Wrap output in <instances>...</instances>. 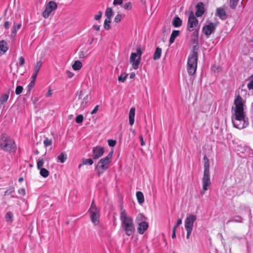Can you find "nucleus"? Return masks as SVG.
<instances>
[{"label":"nucleus","mask_w":253,"mask_h":253,"mask_svg":"<svg viewBox=\"0 0 253 253\" xmlns=\"http://www.w3.org/2000/svg\"><path fill=\"white\" fill-rule=\"evenodd\" d=\"M235 105L232 108V122L233 126L238 128L243 129L249 126V121L245 117L244 112V101L243 98L238 95L234 101Z\"/></svg>","instance_id":"f257e3e1"},{"label":"nucleus","mask_w":253,"mask_h":253,"mask_svg":"<svg viewBox=\"0 0 253 253\" xmlns=\"http://www.w3.org/2000/svg\"><path fill=\"white\" fill-rule=\"evenodd\" d=\"M121 227L126 234L130 236L135 232V228L133 218L128 215L126 210L121 209L120 213Z\"/></svg>","instance_id":"f03ea898"},{"label":"nucleus","mask_w":253,"mask_h":253,"mask_svg":"<svg viewBox=\"0 0 253 253\" xmlns=\"http://www.w3.org/2000/svg\"><path fill=\"white\" fill-rule=\"evenodd\" d=\"M204 170L202 178L203 188L201 193L203 195L211 184L210 175V161L206 155L204 157Z\"/></svg>","instance_id":"7ed1b4c3"},{"label":"nucleus","mask_w":253,"mask_h":253,"mask_svg":"<svg viewBox=\"0 0 253 253\" xmlns=\"http://www.w3.org/2000/svg\"><path fill=\"white\" fill-rule=\"evenodd\" d=\"M0 148L8 152H15L16 145L13 139L5 134H2L0 139Z\"/></svg>","instance_id":"20e7f679"},{"label":"nucleus","mask_w":253,"mask_h":253,"mask_svg":"<svg viewBox=\"0 0 253 253\" xmlns=\"http://www.w3.org/2000/svg\"><path fill=\"white\" fill-rule=\"evenodd\" d=\"M198 23V20L195 16L193 11H191L188 18L187 30L189 32H193V34L195 37L194 40L196 41H197L198 39V32L199 29Z\"/></svg>","instance_id":"39448f33"},{"label":"nucleus","mask_w":253,"mask_h":253,"mask_svg":"<svg viewBox=\"0 0 253 253\" xmlns=\"http://www.w3.org/2000/svg\"><path fill=\"white\" fill-rule=\"evenodd\" d=\"M198 60V52L194 49L189 54L187 62V72L189 75L195 74L197 70Z\"/></svg>","instance_id":"423d86ee"},{"label":"nucleus","mask_w":253,"mask_h":253,"mask_svg":"<svg viewBox=\"0 0 253 253\" xmlns=\"http://www.w3.org/2000/svg\"><path fill=\"white\" fill-rule=\"evenodd\" d=\"M112 152H110L104 158L101 159L95 167V170L99 176L102 174L108 168L111 162Z\"/></svg>","instance_id":"0eeeda50"},{"label":"nucleus","mask_w":253,"mask_h":253,"mask_svg":"<svg viewBox=\"0 0 253 253\" xmlns=\"http://www.w3.org/2000/svg\"><path fill=\"white\" fill-rule=\"evenodd\" d=\"M136 50V52L131 53L130 56V63L132 65V67L134 70H137L139 68L142 54L141 47H137Z\"/></svg>","instance_id":"6e6552de"},{"label":"nucleus","mask_w":253,"mask_h":253,"mask_svg":"<svg viewBox=\"0 0 253 253\" xmlns=\"http://www.w3.org/2000/svg\"><path fill=\"white\" fill-rule=\"evenodd\" d=\"M91 222L94 225L99 224L100 218L99 210L94 204V200L92 201L91 206L88 210Z\"/></svg>","instance_id":"1a4fd4ad"},{"label":"nucleus","mask_w":253,"mask_h":253,"mask_svg":"<svg viewBox=\"0 0 253 253\" xmlns=\"http://www.w3.org/2000/svg\"><path fill=\"white\" fill-rule=\"evenodd\" d=\"M197 216L194 214H189L185 220L184 226L187 232L186 238L189 239L193 230L194 222Z\"/></svg>","instance_id":"9d476101"},{"label":"nucleus","mask_w":253,"mask_h":253,"mask_svg":"<svg viewBox=\"0 0 253 253\" xmlns=\"http://www.w3.org/2000/svg\"><path fill=\"white\" fill-rule=\"evenodd\" d=\"M57 8V5L56 3L53 1L50 0L47 1L45 5V9L42 13V16L45 18H47L51 12Z\"/></svg>","instance_id":"9b49d317"},{"label":"nucleus","mask_w":253,"mask_h":253,"mask_svg":"<svg viewBox=\"0 0 253 253\" xmlns=\"http://www.w3.org/2000/svg\"><path fill=\"white\" fill-rule=\"evenodd\" d=\"M217 24L218 23L210 22L203 27L202 31L207 38L215 31Z\"/></svg>","instance_id":"f8f14e48"},{"label":"nucleus","mask_w":253,"mask_h":253,"mask_svg":"<svg viewBox=\"0 0 253 253\" xmlns=\"http://www.w3.org/2000/svg\"><path fill=\"white\" fill-rule=\"evenodd\" d=\"M92 158L97 160L102 157L104 153V149L100 146H96L92 150Z\"/></svg>","instance_id":"ddd939ff"},{"label":"nucleus","mask_w":253,"mask_h":253,"mask_svg":"<svg viewBox=\"0 0 253 253\" xmlns=\"http://www.w3.org/2000/svg\"><path fill=\"white\" fill-rule=\"evenodd\" d=\"M215 15L221 20H225L227 18V15L224 7H218L216 8Z\"/></svg>","instance_id":"4468645a"},{"label":"nucleus","mask_w":253,"mask_h":253,"mask_svg":"<svg viewBox=\"0 0 253 253\" xmlns=\"http://www.w3.org/2000/svg\"><path fill=\"white\" fill-rule=\"evenodd\" d=\"M196 16L198 17H201L205 12L204 5L203 2H198L196 6Z\"/></svg>","instance_id":"2eb2a0df"},{"label":"nucleus","mask_w":253,"mask_h":253,"mask_svg":"<svg viewBox=\"0 0 253 253\" xmlns=\"http://www.w3.org/2000/svg\"><path fill=\"white\" fill-rule=\"evenodd\" d=\"M9 92L2 94L0 96V109L2 110L4 108V104L7 102L9 98Z\"/></svg>","instance_id":"dca6fc26"},{"label":"nucleus","mask_w":253,"mask_h":253,"mask_svg":"<svg viewBox=\"0 0 253 253\" xmlns=\"http://www.w3.org/2000/svg\"><path fill=\"white\" fill-rule=\"evenodd\" d=\"M138 225L137 231L140 234H143L148 229L149 226L148 223L147 222L139 223L138 224Z\"/></svg>","instance_id":"f3484780"},{"label":"nucleus","mask_w":253,"mask_h":253,"mask_svg":"<svg viewBox=\"0 0 253 253\" xmlns=\"http://www.w3.org/2000/svg\"><path fill=\"white\" fill-rule=\"evenodd\" d=\"M8 49L7 42L2 40L0 41V54H2L5 53Z\"/></svg>","instance_id":"a211bd4d"},{"label":"nucleus","mask_w":253,"mask_h":253,"mask_svg":"<svg viewBox=\"0 0 253 253\" xmlns=\"http://www.w3.org/2000/svg\"><path fill=\"white\" fill-rule=\"evenodd\" d=\"M135 109L134 107L130 108L129 113V123L130 125L132 126L134 123Z\"/></svg>","instance_id":"6ab92c4d"},{"label":"nucleus","mask_w":253,"mask_h":253,"mask_svg":"<svg viewBox=\"0 0 253 253\" xmlns=\"http://www.w3.org/2000/svg\"><path fill=\"white\" fill-rule=\"evenodd\" d=\"M182 21L178 16H176L174 17L172 25L174 27H179L182 25Z\"/></svg>","instance_id":"aec40b11"},{"label":"nucleus","mask_w":253,"mask_h":253,"mask_svg":"<svg viewBox=\"0 0 253 253\" xmlns=\"http://www.w3.org/2000/svg\"><path fill=\"white\" fill-rule=\"evenodd\" d=\"M90 99V97L89 95H85L81 103V107L83 109L85 108L89 104Z\"/></svg>","instance_id":"412c9836"},{"label":"nucleus","mask_w":253,"mask_h":253,"mask_svg":"<svg viewBox=\"0 0 253 253\" xmlns=\"http://www.w3.org/2000/svg\"><path fill=\"white\" fill-rule=\"evenodd\" d=\"M136 222L137 224L146 222V218L142 213H139L136 217Z\"/></svg>","instance_id":"4be33fe9"},{"label":"nucleus","mask_w":253,"mask_h":253,"mask_svg":"<svg viewBox=\"0 0 253 253\" xmlns=\"http://www.w3.org/2000/svg\"><path fill=\"white\" fill-rule=\"evenodd\" d=\"M46 160L45 156H43L42 157L40 158L37 161V169H38L43 168V164Z\"/></svg>","instance_id":"5701e85b"},{"label":"nucleus","mask_w":253,"mask_h":253,"mask_svg":"<svg viewBox=\"0 0 253 253\" xmlns=\"http://www.w3.org/2000/svg\"><path fill=\"white\" fill-rule=\"evenodd\" d=\"M114 12L113 11V9L111 7H107L105 11V16L107 17V19L111 20L112 17L113 16Z\"/></svg>","instance_id":"b1692460"},{"label":"nucleus","mask_w":253,"mask_h":253,"mask_svg":"<svg viewBox=\"0 0 253 253\" xmlns=\"http://www.w3.org/2000/svg\"><path fill=\"white\" fill-rule=\"evenodd\" d=\"M161 53L162 49L159 47H157L153 55V59H159L161 57Z\"/></svg>","instance_id":"393cba45"},{"label":"nucleus","mask_w":253,"mask_h":253,"mask_svg":"<svg viewBox=\"0 0 253 253\" xmlns=\"http://www.w3.org/2000/svg\"><path fill=\"white\" fill-rule=\"evenodd\" d=\"M138 202L140 204H142L144 202V196L142 192L137 191L136 194Z\"/></svg>","instance_id":"a878e982"},{"label":"nucleus","mask_w":253,"mask_h":253,"mask_svg":"<svg viewBox=\"0 0 253 253\" xmlns=\"http://www.w3.org/2000/svg\"><path fill=\"white\" fill-rule=\"evenodd\" d=\"M242 222V218L239 216L237 215L235 216L233 219H230L228 220L226 224H228L230 222Z\"/></svg>","instance_id":"bb28decb"},{"label":"nucleus","mask_w":253,"mask_h":253,"mask_svg":"<svg viewBox=\"0 0 253 253\" xmlns=\"http://www.w3.org/2000/svg\"><path fill=\"white\" fill-rule=\"evenodd\" d=\"M40 175L44 178L48 177L49 175V172L48 170L44 168H42L39 169Z\"/></svg>","instance_id":"cd10ccee"},{"label":"nucleus","mask_w":253,"mask_h":253,"mask_svg":"<svg viewBox=\"0 0 253 253\" xmlns=\"http://www.w3.org/2000/svg\"><path fill=\"white\" fill-rule=\"evenodd\" d=\"M82 63L81 61L79 60L75 61V62L72 65L73 69L75 71L80 70L82 68Z\"/></svg>","instance_id":"c85d7f7f"},{"label":"nucleus","mask_w":253,"mask_h":253,"mask_svg":"<svg viewBox=\"0 0 253 253\" xmlns=\"http://www.w3.org/2000/svg\"><path fill=\"white\" fill-rule=\"evenodd\" d=\"M14 188L11 187L7 189L4 193L5 196L11 195L12 198H15L16 196H14L13 193L14 192Z\"/></svg>","instance_id":"c756f323"},{"label":"nucleus","mask_w":253,"mask_h":253,"mask_svg":"<svg viewBox=\"0 0 253 253\" xmlns=\"http://www.w3.org/2000/svg\"><path fill=\"white\" fill-rule=\"evenodd\" d=\"M67 159V156L64 153H61L57 157L58 161L61 163H64Z\"/></svg>","instance_id":"7c9ffc66"},{"label":"nucleus","mask_w":253,"mask_h":253,"mask_svg":"<svg viewBox=\"0 0 253 253\" xmlns=\"http://www.w3.org/2000/svg\"><path fill=\"white\" fill-rule=\"evenodd\" d=\"M21 27V24H18L17 25H14L11 34L12 36H15L16 34L17 31L20 29Z\"/></svg>","instance_id":"2f4dec72"},{"label":"nucleus","mask_w":253,"mask_h":253,"mask_svg":"<svg viewBox=\"0 0 253 253\" xmlns=\"http://www.w3.org/2000/svg\"><path fill=\"white\" fill-rule=\"evenodd\" d=\"M13 214L11 211H8L5 215V218L7 222L12 221Z\"/></svg>","instance_id":"473e14b6"},{"label":"nucleus","mask_w":253,"mask_h":253,"mask_svg":"<svg viewBox=\"0 0 253 253\" xmlns=\"http://www.w3.org/2000/svg\"><path fill=\"white\" fill-rule=\"evenodd\" d=\"M42 65V61H37L35 65L34 72L36 73H39V71Z\"/></svg>","instance_id":"72a5a7b5"},{"label":"nucleus","mask_w":253,"mask_h":253,"mask_svg":"<svg viewBox=\"0 0 253 253\" xmlns=\"http://www.w3.org/2000/svg\"><path fill=\"white\" fill-rule=\"evenodd\" d=\"M239 0H230L229 5L232 9H235Z\"/></svg>","instance_id":"f704fd0d"},{"label":"nucleus","mask_w":253,"mask_h":253,"mask_svg":"<svg viewBox=\"0 0 253 253\" xmlns=\"http://www.w3.org/2000/svg\"><path fill=\"white\" fill-rule=\"evenodd\" d=\"M111 20L106 19L104 23V28L106 30H109L110 28Z\"/></svg>","instance_id":"c9c22d12"},{"label":"nucleus","mask_w":253,"mask_h":253,"mask_svg":"<svg viewBox=\"0 0 253 253\" xmlns=\"http://www.w3.org/2000/svg\"><path fill=\"white\" fill-rule=\"evenodd\" d=\"M93 163V162L91 159H83V165H92Z\"/></svg>","instance_id":"e433bc0d"},{"label":"nucleus","mask_w":253,"mask_h":253,"mask_svg":"<svg viewBox=\"0 0 253 253\" xmlns=\"http://www.w3.org/2000/svg\"><path fill=\"white\" fill-rule=\"evenodd\" d=\"M123 18V16L120 13H118L114 18V21L116 23L120 22Z\"/></svg>","instance_id":"4c0bfd02"},{"label":"nucleus","mask_w":253,"mask_h":253,"mask_svg":"<svg viewBox=\"0 0 253 253\" xmlns=\"http://www.w3.org/2000/svg\"><path fill=\"white\" fill-rule=\"evenodd\" d=\"M249 89H253V74L250 77V81L247 84Z\"/></svg>","instance_id":"58836bf2"},{"label":"nucleus","mask_w":253,"mask_h":253,"mask_svg":"<svg viewBox=\"0 0 253 253\" xmlns=\"http://www.w3.org/2000/svg\"><path fill=\"white\" fill-rule=\"evenodd\" d=\"M84 120V117L82 115H79L76 118V122L78 124L82 123Z\"/></svg>","instance_id":"ea45409f"},{"label":"nucleus","mask_w":253,"mask_h":253,"mask_svg":"<svg viewBox=\"0 0 253 253\" xmlns=\"http://www.w3.org/2000/svg\"><path fill=\"white\" fill-rule=\"evenodd\" d=\"M127 75L126 74H121L119 77H118V81L119 82H122V83H124L126 79V78L127 77Z\"/></svg>","instance_id":"a19ab883"},{"label":"nucleus","mask_w":253,"mask_h":253,"mask_svg":"<svg viewBox=\"0 0 253 253\" xmlns=\"http://www.w3.org/2000/svg\"><path fill=\"white\" fill-rule=\"evenodd\" d=\"M123 7L126 10H130L131 9L132 6L130 2H128L126 3Z\"/></svg>","instance_id":"79ce46f5"},{"label":"nucleus","mask_w":253,"mask_h":253,"mask_svg":"<svg viewBox=\"0 0 253 253\" xmlns=\"http://www.w3.org/2000/svg\"><path fill=\"white\" fill-rule=\"evenodd\" d=\"M43 143L45 147H47L51 145L52 141L51 140L47 138H46L43 141Z\"/></svg>","instance_id":"37998d69"},{"label":"nucleus","mask_w":253,"mask_h":253,"mask_svg":"<svg viewBox=\"0 0 253 253\" xmlns=\"http://www.w3.org/2000/svg\"><path fill=\"white\" fill-rule=\"evenodd\" d=\"M23 87L21 85L17 86L15 89V93L16 94L18 95L22 93L23 91Z\"/></svg>","instance_id":"c03bdc74"},{"label":"nucleus","mask_w":253,"mask_h":253,"mask_svg":"<svg viewBox=\"0 0 253 253\" xmlns=\"http://www.w3.org/2000/svg\"><path fill=\"white\" fill-rule=\"evenodd\" d=\"M179 31L173 30L170 35L171 37L175 39L179 35Z\"/></svg>","instance_id":"a18cd8bd"},{"label":"nucleus","mask_w":253,"mask_h":253,"mask_svg":"<svg viewBox=\"0 0 253 253\" xmlns=\"http://www.w3.org/2000/svg\"><path fill=\"white\" fill-rule=\"evenodd\" d=\"M108 143L109 146L114 147L116 144V141L112 139L108 140Z\"/></svg>","instance_id":"49530a36"},{"label":"nucleus","mask_w":253,"mask_h":253,"mask_svg":"<svg viewBox=\"0 0 253 253\" xmlns=\"http://www.w3.org/2000/svg\"><path fill=\"white\" fill-rule=\"evenodd\" d=\"M123 0H114L113 4L114 6L119 5H121L123 4Z\"/></svg>","instance_id":"de8ad7c7"},{"label":"nucleus","mask_w":253,"mask_h":253,"mask_svg":"<svg viewBox=\"0 0 253 253\" xmlns=\"http://www.w3.org/2000/svg\"><path fill=\"white\" fill-rule=\"evenodd\" d=\"M18 194H19L20 195H21L23 196H25L26 194L25 189L24 188H22L19 189L18 190Z\"/></svg>","instance_id":"09e8293b"},{"label":"nucleus","mask_w":253,"mask_h":253,"mask_svg":"<svg viewBox=\"0 0 253 253\" xmlns=\"http://www.w3.org/2000/svg\"><path fill=\"white\" fill-rule=\"evenodd\" d=\"M102 13L101 11H99L98 14L94 16V19L96 20H99L102 17Z\"/></svg>","instance_id":"8fccbe9b"},{"label":"nucleus","mask_w":253,"mask_h":253,"mask_svg":"<svg viewBox=\"0 0 253 253\" xmlns=\"http://www.w3.org/2000/svg\"><path fill=\"white\" fill-rule=\"evenodd\" d=\"M19 65L20 66H23L25 64V59L23 57L21 56L19 57Z\"/></svg>","instance_id":"3c124183"},{"label":"nucleus","mask_w":253,"mask_h":253,"mask_svg":"<svg viewBox=\"0 0 253 253\" xmlns=\"http://www.w3.org/2000/svg\"><path fill=\"white\" fill-rule=\"evenodd\" d=\"M86 56L85 55V53L84 51H81L79 52V57L80 59L85 58Z\"/></svg>","instance_id":"603ef678"},{"label":"nucleus","mask_w":253,"mask_h":253,"mask_svg":"<svg viewBox=\"0 0 253 253\" xmlns=\"http://www.w3.org/2000/svg\"><path fill=\"white\" fill-rule=\"evenodd\" d=\"M52 94V90H51V88H49V89H48V90L47 92L46 93V95H45V96H46V97H50V96H51Z\"/></svg>","instance_id":"864d4df0"},{"label":"nucleus","mask_w":253,"mask_h":253,"mask_svg":"<svg viewBox=\"0 0 253 253\" xmlns=\"http://www.w3.org/2000/svg\"><path fill=\"white\" fill-rule=\"evenodd\" d=\"M182 223V219H178L176 222V224L174 226V227H175V229H176V228L180 225Z\"/></svg>","instance_id":"5fc2aeb1"},{"label":"nucleus","mask_w":253,"mask_h":253,"mask_svg":"<svg viewBox=\"0 0 253 253\" xmlns=\"http://www.w3.org/2000/svg\"><path fill=\"white\" fill-rule=\"evenodd\" d=\"M98 108H99V106L98 105H96L94 107L93 110L91 112V114H95L97 112V111L98 110Z\"/></svg>","instance_id":"6e6d98bb"},{"label":"nucleus","mask_w":253,"mask_h":253,"mask_svg":"<svg viewBox=\"0 0 253 253\" xmlns=\"http://www.w3.org/2000/svg\"><path fill=\"white\" fill-rule=\"evenodd\" d=\"M66 74L67 75V76L69 78H71L73 77V76H74V74L70 72V71H66Z\"/></svg>","instance_id":"4d7b16f0"},{"label":"nucleus","mask_w":253,"mask_h":253,"mask_svg":"<svg viewBox=\"0 0 253 253\" xmlns=\"http://www.w3.org/2000/svg\"><path fill=\"white\" fill-rule=\"evenodd\" d=\"M175 233H176L175 227H173V229H172V236H171L172 238L173 239L176 237Z\"/></svg>","instance_id":"13d9d810"},{"label":"nucleus","mask_w":253,"mask_h":253,"mask_svg":"<svg viewBox=\"0 0 253 253\" xmlns=\"http://www.w3.org/2000/svg\"><path fill=\"white\" fill-rule=\"evenodd\" d=\"M10 23L8 21H5L4 23V27L6 29H8L9 28Z\"/></svg>","instance_id":"bf43d9fd"},{"label":"nucleus","mask_w":253,"mask_h":253,"mask_svg":"<svg viewBox=\"0 0 253 253\" xmlns=\"http://www.w3.org/2000/svg\"><path fill=\"white\" fill-rule=\"evenodd\" d=\"M140 144L141 146H144L145 144V143L143 140V137L142 135L140 136Z\"/></svg>","instance_id":"052dcab7"},{"label":"nucleus","mask_w":253,"mask_h":253,"mask_svg":"<svg viewBox=\"0 0 253 253\" xmlns=\"http://www.w3.org/2000/svg\"><path fill=\"white\" fill-rule=\"evenodd\" d=\"M38 73H36V72H35L34 73L33 76H32V79H33V80L32 81H35V80L37 78V75H38Z\"/></svg>","instance_id":"680f3d73"},{"label":"nucleus","mask_w":253,"mask_h":253,"mask_svg":"<svg viewBox=\"0 0 253 253\" xmlns=\"http://www.w3.org/2000/svg\"><path fill=\"white\" fill-rule=\"evenodd\" d=\"M93 28L96 31H99L100 29V26L99 25H93Z\"/></svg>","instance_id":"e2e57ef3"},{"label":"nucleus","mask_w":253,"mask_h":253,"mask_svg":"<svg viewBox=\"0 0 253 253\" xmlns=\"http://www.w3.org/2000/svg\"><path fill=\"white\" fill-rule=\"evenodd\" d=\"M35 84V81H32L29 84V87L30 88H32L33 87V86Z\"/></svg>","instance_id":"0e129e2a"},{"label":"nucleus","mask_w":253,"mask_h":253,"mask_svg":"<svg viewBox=\"0 0 253 253\" xmlns=\"http://www.w3.org/2000/svg\"><path fill=\"white\" fill-rule=\"evenodd\" d=\"M175 39H174V38H172V37H170V38H169V42L170 43H172L174 40H175Z\"/></svg>","instance_id":"69168bd1"},{"label":"nucleus","mask_w":253,"mask_h":253,"mask_svg":"<svg viewBox=\"0 0 253 253\" xmlns=\"http://www.w3.org/2000/svg\"><path fill=\"white\" fill-rule=\"evenodd\" d=\"M135 76V74L134 72H132L130 74V78L133 79L134 78Z\"/></svg>","instance_id":"338daca9"},{"label":"nucleus","mask_w":253,"mask_h":253,"mask_svg":"<svg viewBox=\"0 0 253 253\" xmlns=\"http://www.w3.org/2000/svg\"><path fill=\"white\" fill-rule=\"evenodd\" d=\"M130 130H131V131L132 132V133H133L134 135H135V134H136V132H135V131L134 129H133L132 128H131V129H130Z\"/></svg>","instance_id":"774afa93"}]
</instances>
